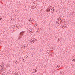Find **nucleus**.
Listing matches in <instances>:
<instances>
[{"mask_svg":"<svg viewBox=\"0 0 75 75\" xmlns=\"http://www.w3.org/2000/svg\"><path fill=\"white\" fill-rule=\"evenodd\" d=\"M24 33V34L25 33H24V31H22L20 33L19 35L18 36L19 39L21 38H22V37H21V36H22Z\"/></svg>","mask_w":75,"mask_h":75,"instance_id":"f257e3e1","label":"nucleus"},{"mask_svg":"<svg viewBox=\"0 0 75 75\" xmlns=\"http://www.w3.org/2000/svg\"><path fill=\"white\" fill-rule=\"evenodd\" d=\"M35 41L34 40L31 39L30 40V41H31V43H32V44H34Z\"/></svg>","mask_w":75,"mask_h":75,"instance_id":"f03ea898","label":"nucleus"},{"mask_svg":"<svg viewBox=\"0 0 75 75\" xmlns=\"http://www.w3.org/2000/svg\"><path fill=\"white\" fill-rule=\"evenodd\" d=\"M22 60L23 61L25 62L26 59H25V57H23L22 58Z\"/></svg>","mask_w":75,"mask_h":75,"instance_id":"7ed1b4c3","label":"nucleus"},{"mask_svg":"<svg viewBox=\"0 0 75 75\" xmlns=\"http://www.w3.org/2000/svg\"><path fill=\"white\" fill-rule=\"evenodd\" d=\"M61 21L62 23H64L65 21V20L64 19H62Z\"/></svg>","mask_w":75,"mask_h":75,"instance_id":"20e7f679","label":"nucleus"},{"mask_svg":"<svg viewBox=\"0 0 75 75\" xmlns=\"http://www.w3.org/2000/svg\"><path fill=\"white\" fill-rule=\"evenodd\" d=\"M29 21H31V22H33V18H30V20Z\"/></svg>","mask_w":75,"mask_h":75,"instance_id":"39448f33","label":"nucleus"},{"mask_svg":"<svg viewBox=\"0 0 75 75\" xmlns=\"http://www.w3.org/2000/svg\"><path fill=\"white\" fill-rule=\"evenodd\" d=\"M51 10H53V11H54V7H52L50 8Z\"/></svg>","mask_w":75,"mask_h":75,"instance_id":"423d86ee","label":"nucleus"},{"mask_svg":"<svg viewBox=\"0 0 75 75\" xmlns=\"http://www.w3.org/2000/svg\"><path fill=\"white\" fill-rule=\"evenodd\" d=\"M18 72H15V73H14V75H18Z\"/></svg>","mask_w":75,"mask_h":75,"instance_id":"0eeeda50","label":"nucleus"},{"mask_svg":"<svg viewBox=\"0 0 75 75\" xmlns=\"http://www.w3.org/2000/svg\"><path fill=\"white\" fill-rule=\"evenodd\" d=\"M60 21H56V23H57V24H59V22H60Z\"/></svg>","mask_w":75,"mask_h":75,"instance_id":"6e6552de","label":"nucleus"},{"mask_svg":"<svg viewBox=\"0 0 75 75\" xmlns=\"http://www.w3.org/2000/svg\"><path fill=\"white\" fill-rule=\"evenodd\" d=\"M46 11H47V12H48V11H50V9H49L48 10H46Z\"/></svg>","mask_w":75,"mask_h":75,"instance_id":"1a4fd4ad","label":"nucleus"},{"mask_svg":"<svg viewBox=\"0 0 75 75\" xmlns=\"http://www.w3.org/2000/svg\"><path fill=\"white\" fill-rule=\"evenodd\" d=\"M28 46V45H25L24 46V48H26L27 47V46Z\"/></svg>","mask_w":75,"mask_h":75,"instance_id":"9d476101","label":"nucleus"},{"mask_svg":"<svg viewBox=\"0 0 75 75\" xmlns=\"http://www.w3.org/2000/svg\"><path fill=\"white\" fill-rule=\"evenodd\" d=\"M61 18H60V17H59V18L58 19H57V20H59H59H61ZM60 19V20H59Z\"/></svg>","mask_w":75,"mask_h":75,"instance_id":"9b49d317","label":"nucleus"},{"mask_svg":"<svg viewBox=\"0 0 75 75\" xmlns=\"http://www.w3.org/2000/svg\"><path fill=\"white\" fill-rule=\"evenodd\" d=\"M30 31L32 33H33V30H30Z\"/></svg>","mask_w":75,"mask_h":75,"instance_id":"f8f14e48","label":"nucleus"},{"mask_svg":"<svg viewBox=\"0 0 75 75\" xmlns=\"http://www.w3.org/2000/svg\"><path fill=\"white\" fill-rule=\"evenodd\" d=\"M57 67H58V68H59V67H60V66H59V65H57Z\"/></svg>","mask_w":75,"mask_h":75,"instance_id":"ddd939ff","label":"nucleus"},{"mask_svg":"<svg viewBox=\"0 0 75 75\" xmlns=\"http://www.w3.org/2000/svg\"><path fill=\"white\" fill-rule=\"evenodd\" d=\"M33 40H37V39H35V38L34 39H33Z\"/></svg>","mask_w":75,"mask_h":75,"instance_id":"4468645a","label":"nucleus"},{"mask_svg":"<svg viewBox=\"0 0 75 75\" xmlns=\"http://www.w3.org/2000/svg\"><path fill=\"white\" fill-rule=\"evenodd\" d=\"M66 25H63V27H66Z\"/></svg>","mask_w":75,"mask_h":75,"instance_id":"2eb2a0df","label":"nucleus"},{"mask_svg":"<svg viewBox=\"0 0 75 75\" xmlns=\"http://www.w3.org/2000/svg\"><path fill=\"white\" fill-rule=\"evenodd\" d=\"M25 57L27 58H28V56H25Z\"/></svg>","mask_w":75,"mask_h":75,"instance_id":"dca6fc26","label":"nucleus"},{"mask_svg":"<svg viewBox=\"0 0 75 75\" xmlns=\"http://www.w3.org/2000/svg\"><path fill=\"white\" fill-rule=\"evenodd\" d=\"M24 58H25V59H27V57H24Z\"/></svg>","mask_w":75,"mask_h":75,"instance_id":"f3484780","label":"nucleus"},{"mask_svg":"<svg viewBox=\"0 0 75 75\" xmlns=\"http://www.w3.org/2000/svg\"><path fill=\"white\" fill-rule=\"evenodd\" d=\"M2 70H4V67H3V68H2Z\"/></svg>","mask_w":75,"mask_h":75,"instance_id":"a211bd4d","label":"nucleus"},{"mask_svg":"<svg viewBox=\"0 0 75 75\" xmlns=\"http://www.w3.org/2000/svg\"><path fill=\"white\" fill-rule=\"evenodd\" d=\"M35 72H37V70L35 71Z\"/></svg>","mask_w":75,"mask_h":75,"instance_id":"6ab92c4d","label":"nucleus"},{"mask_svg":"<svg viewBox=\"0 0 75 75\" xmlns=\"http://www.w3.org/2000/svg\"><path fill=\"white\" fill-rule=\"evenodd\" d=\"M74 61H75V58L74 59H73V61H74Z\"/></svg>","mask_w":75,"mask_h":75,"instance_id":"aec40b11","label":"nucleus"},{"mask_svg":"<svg viewBox=\"0 0 75 75\" xmlns=\"http://www.w3.org/2000/svg\"><path fill=\"white\" fill-rule=\"evenodd\" d=\"M0 20H1V18H0Z\"/></svg>","mask_w":75,"mask_h":75,"instance_id":"412c9836","label":"nucleus"},{"mask_svg":"<svg viewBox=\"0 0 75 75\" xmlns=\"http://www.w3.org/2000/svg\"><path fill=\"white\" fill-rule=\"evenodd\" d=\"M1 70H3V69H1Z\"/></svg>","mask_w":75,"mask_h":75,"instance_id":"4be33fe9","label":"nucleus"},{"mask_svg":"<svg viewBox=\"0 0 75 75\" xmlns=\"http://www.w3.org/2000/svg\"><path fill=\"white\" fill-rule=\"evenodd\" d=\"M47 52H48V51H47Z\"/></svg>","mask_w":75,"mask_h":75,"instance_id":"5701e85b","label":"nucleus"}]
</instances>
